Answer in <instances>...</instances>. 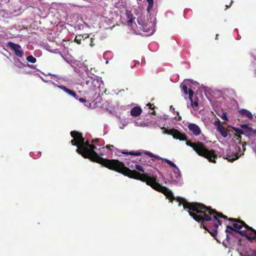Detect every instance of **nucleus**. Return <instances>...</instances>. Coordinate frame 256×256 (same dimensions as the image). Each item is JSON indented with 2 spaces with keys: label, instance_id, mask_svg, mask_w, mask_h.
<instances>
[{
  "label": "nucleus",
  "instance_id": "nucleus-1",
  "mask_svg": "<svg viewBox=\"0 0 256 256\" xmlns=\"http://www.w3.org/2000/svg\"><path fill=\"white\" fill-rule=\"evenodd\" d=\"M70 134L74 138L70 141L71 144L78 147L76 152L84 158H88L94 162L102 164L109 169L114 170L130 178L140 180L144 182H146L148 185L150 186L154 190L163 193L170 201L174 199L171 190L158 183L156 176H150L148 174H140L136 170H130L125 166L122 162L118 160H106L98 156L95 150H100V148H98L97 146H104V144L102 140L96 138L92 140L93 144H90L88 141H84V138L82 136L81 134L76 132H71Z\"/></svg>",
  "mask_w": 256,
  "mask_h": 256
},
{
  "label": "nucleus",
  "instance_id": "nucleus-2",
  "mask_svg": "<svg viewBox=\"0 0 256 256\" xmlns=\"http://www.w3.org/2000/svg\"><path fill=\"white\" fill-rule=\"evenodd\" d=\"M178 206L182 204L184 209L188 210L190 215L198 222H208L212 220L216 221L218 224L225 222L226 220L230 222H239L240 224H246L244 221L236 218H230L228 219L226 216L222 213L218 212L204 205L197 202H189L182 198H178L177 200Z\"/></svg>",
  "mask_w": 256,
  "mask_h": 256
},
{
  "label": "nucleus",
  "instance_id": "nucleus-3",
  "mask_svg": "<svg viewBox=\"0 0 256 256\" xmlns=\"http://www.w3.org/2000/svg\"><path fill=\"white\" fill-rule=\"evenodd\" d=\"M128 16V25L131 28L134 32L138 34H140L142 32H146V36H150L154 34V32L155 20L154 18L150 21L146 22L145 16H140L138 18V24L133 23V18L130 12H126Z\"/></svg>",
  "mask_w": 256,
  "mask_h": 256
},
{
  "label": "nucleus",
  "instance_id": "nucleus-4",
  "mask_svg": "<svg viewBox=\"0 0 256 256\" xmlns=\"http://www.w3.org/2000/svg\"><path fill=\"white\" fill-rule=\"evenodd\" d=\"M186 144L192 148L199 156L206 158L210 162H216V156L212 152L207 150L202 143L200 142L193 143L186 141Z\"/></svg>",
  "mask_w": 256,
  "mask_h": 256
},
{
  "label": "nucleus",
  "instance_id": "nucleus-5",
  "mask_svg": "<svg viewBox=\"0 0 256 256\" xmlns=\"http://www.w3.org/2000/svg\"><path fill=\"white\" fill-rule=\"evenodd\" d=\"M164 161L166 162L172 167L174 168L173 170L174 176H172V182L176 185H181L182 184V176L180 170L176 166L172 161L168 159H163Z\"/></svg>",
  "mask_w": 256,
  "mask_h": 256
},
{
  "label": "nucleus",
  "instance_id": "nucleus-6",
  "mask_svg": "<svg viewBox=\"0 0 256 256\" xmlns=\"http://www.w3.org/2000/svg\"><path fill=\"white\" fill-rule=\"evenodd\" d=\"M244 226L245 228H248V225H226V237H228V234H234V233H238L242 236L246 235V230H241L242 226Z\"/></svg>",
  "mask_w": 256,
  "mask_h": 256
},
{
  "label": "nucleus",
  "instance_id": "nucleus-7",
  "mask_svg": "<svg viewBox=\"0 0 256 256\" xmlns=\"http://www.w3.org/2000/svg\"><path fill=\"white\" fill-rule=\"evenodd\" d=\"M101 82L95 76H89V80H86V84L87 85H90V88L92 90H96L99 88L100 86Z\"/></svg>",
  "mask_w": 256,
  "mask_h": 256
},
{
  "label": "nucleus",
  "instance_id": "nucleus-8",
  "mask_svg": "<svg viewBox=\"0 0 256 256\" xmlns=\"http://www.w3.org/2000/svg\"><path fill=\"white\" fill-rule=\"evenodd\" d=\"M8 46L14 51L16 56L18 57H22L23 56L24 50L19 44L12 42H8Z\"/></svg>",
  "mask_w": 256,
  "mask_h": 256
},
{
  "label": "nucleus",
  "instance_id": "nucleus-9",
  "mask_svg": "<svg viewBox=\"0 0 256 256\" xmlns=\"http://www.w3.org/2000/svg\"><path fill=\"white\" fill-rule=\"evenodd\" d=\"M219 225H200L201 228L207 230L212 236L215 238L218 233V228Z\"/></svg>",
  "mask_w": 256,
  "mask_h": 256
},
{
  "label": "nucleus",
  "instance_id": "nucleus-10",
  "mask_svg": "<svg viewBox=\"0 0 256 256\" xmlns=\"http://www.w3.org/2000/svg\"><path fill=\"white\" fill-rule=\"evenodd\" d=\"M188 128L195 136H198L201 133L200 127L196 124H190L188 126Z\"/></svg>",
  "mask_w": 256,
  "mask_h": 256
},
{
  "label": "nucleus",
  "instance_id": "nucleus-11",
  "mask_svg": "<svg viewBox=\"0 0 256 256\" xmlns=\"http://www.w3.org/2000/svg\"><path fill=\"white\" fill-rule=\"evenodd\" d=\"M244 144H246V142H244V144H243L242 146V152H241V154H240L239 153H236L231 156H228V157L226 158L228 160L232 162L238 159L240 156L244 154V152L245 151V148L244 147Z\"/></svg>",
  "mask_w": 256,
  "mask_h": 256
},
{
  "label": "nucleus",
  "instance_id": "nucleus-12",
  "mask_svg": "<svg viewBox=\"0 0 256 256\" xmlns=\"http://www.w3.org/2000/svg\"><path fill=\"white\" fill-rule=\"evenodd\" d=\"M172 134L174 138L178 139L180 140H186V136L178 130H174Z\"/></svg>",
  "mask_w": 256,
  "mask_h": 256
},
{
  "label": "nucleus",
  "instance_id": "nucleus-13",
  "mask_svg": "<svg viewBox=\"0 0 256 256\" xmlns=\"http://www.w3.org/2000/svg\"><path fill=\"white\" fill-rule=\"evenodd\" d=\"M241 128L244 130V134L245 133L247 135H252L254 134L256 130L250 127H248L246 124H242Z\"/></svg>",
  "mask_w": 256,
  "mask_h": 256
},
{
  "label": "nucleus",
  "instance_id": "nucleus-14",
  "mask_svg": "<svg viewBox=\"0 0 256 256\" xmlns=\"http://www.w3.org/2000/svg\"><path fill=\"white\" fill-rule=\"evenodd\" d=\"M142 112V108L139 106H135L132 108L130 111V114L134 116H140Z\"/></svg>",
  "mask_w": 256,
  "mask_h": 256
},
{
  "label": "nucleus",
  "instance_id": "nucleus-15",
  "mask_svg": "<svg viewBox=\"0 0 256 256\" xmlns=\"http://www.w3.org/2000/svg\"><path fill=\"white\" fill-rule=\"evenodd\" d=\"M188 95H189L190 99V102H191V106H192L193 108H194V107H196V108L198 107V102H196V101L194 102L193 100H192L193 96H194V92H193V91L192 90H188Z\"/></svg>",
  "mask_w": 256,
  "mask_h": 256
},
{
  "label": "nucleus",
  "instance_id": "nucleus-16",
  "mask_svg": "<svg viewBox=\"0 0 256 256\" xmlns=\"http://www.w3.org/2000/svg\"><path fill=\"white\" fill-rule=\"evenodd\" d=\"M240 113L243 116L248 118L252 119V114L248 110L246 109H242L240 110Z\"/></svg>",
  "mask_w": 256,
  "mask_h": 256
},
{
  "label": "nucleus",
  "instance_id": "nucleus-17",
  "mask_svg": "<svg viewBox=\"0 0 256 256\" xmlns=\"http://www.w3.org/2000/svg\"><path fill=\"white\" fill-rule=\"evenodd\" d=\"M128 124V120L119 118L118 126L121 129L124 128Z\"/></svg>",
  "mask_w": 256,
  "mask_h": 256
},
{
  "label": "nucleus",
  "instance_id": "nucleus-18",
  "mask_svg": "<svg viewBox=\"0 0 256 256\" xmlns=\"http://www.w3.org/2000/svg\"><path fill=\"white\" fill-rule=\"evenodd\" d=\"M217 130L220 132L223 137L226 138L228 136V130L222 126L218 128Z\"/></svg>",
  "mask_w": 256,
  "mask_h": 256
},
{
  "label": "nucleus",
  "instance_id": "nucleus-19",
  "mask_svg": "<svg viewBox=\"0 0 256 256\" xmlns=\"http://www.w3.org/2000/svg\"><path fill=\"white\" fill-rule=\"evenodd\" d=\"M84 36H84L82 35L76 36L75 38L74 42L78 44H80V42L82 39H83V40H85V39L87 38L88 37V36L86 34H85Z\"/></svg>",
  "mask_w": 256,
  "mask_h": 256
},
{
  "label": "nucleus",
  "instance_id": "nucleus-20",
  "mask_svg": "<svg viewBox=\"0 0 256 256\" xmlns=\"http://www.w3.org/2000/svg\"><path fill=\"white\" fill-rule=\"evenodd\" d=\"M134 124L136 126L145 127L146 126L144 121H139L138 120H134Z\"/></svg>",
  "mask_w": 256,
  "mask_h": 256
},
{
  "label": "nucleus",
  "instance_id": "nucleus-21",
  "mask_svg": "<svg viewBox=\"0 0 256 256\" xmlns=\"http://www.w3.org/2000/svg\"><path fill=\"white\" fill-rule=\"evenodd\" d=\"M147 2L148 4L146 9L148 12H150L153 6L154 0H147Z\"/></svg>",
  "mask_w": 256,
  "mask_h": 256
},
{
  "label": "nucleus",
  "instance_id": "nucleus-22",
  "mask_svg": "<svg viewBox=\"0 0 256 256\" xmlns=\"http://www.w3.org/2000/svg\"><path fill=\"white\" fill-rule=\"evenodd\" d=\"M26 60L31 63H34L36 62V58H34L32 56H29L26 58Z\"/></svg>",
  "mask_w": 256,
  "mask_h": 256
},
{
  "label": "nucleus",
  "instance_id": "nucleus-23",
  "mask_svg": "<svg viewBox=\"0 0 256 256\" xmlns=\"http://www.w3.org/2000/svg\"><path fill=\"white\" fill-rule=\"evenodd\" d=\"M232 130H233L234 132H235L236 134H244V130L243 129L241 130L239 128L233 127Z\"/></svg>",
  "mask_w": 256,
  "mask_h": 256
},
{
  "label": "nucleus",
  "instance_id": "nucleus-24",
  "mask_svg": "<svg viewBox=\"0 0 256 256\" xmlns=\"http://www.w3.org/2000/svg\"><path fill=\"white\" fill-rule=\"evenodd\" d=\"M52 84H54L55 86H58V88H60L64 91L66 92H68V88H67L65 86H58L56 84H55L54 82H52Z\"/></svg>",
  "mask_w": 256,
  "mask_h": 256
},
{
  "label": "nucleus",
  "instance_id": "nucleus-25",
  "mask_svg": "<svg viewBox=\"0 0 256 256\" xmlns=\"http://www.w3.org/2000/svg\"><path fill=\"white\" fill-rule=\"evenodd\" d=\"M52 84H54L55 86H58V88H60L64 91L66 92H68V88H67L65 86H58L56 84H55L54 82H52Z\"/></svg>",
  "mask_w": 256,
  "mask_h": 256
},
{
  "label": "nucleus",
  "instance_id": "nucleus-26",
  "mask_svg": "<svg viewBox=\"0 0 256 256\" xmlns=\"http://www.w3.org/2000/svg\"><path fill=\"white\" fill-rule=\"evenodd\" d=\"M181 86L182 88V90L186 94H188V87L186 85L184 84H181Z\"/></svg>",
  "mask_w": 256,
  "mask_h": 256
},
{
  "label": "nucleus",
  "instance_id": "nucleus-27",
  "mask_svg": "<svg viewBox=\"0 0 256 256\" xmlns=\"http://www.w3.org/2000/svg\"><path fill=\"white\" fill-rule=\"evenodd\" d=\"M66 93L68 94L69 95L72 96L75 98L78 99V98L76 96V94L74 91H72V90H70L69 89L68 90V92Z\"/></svg>",
  "mask_w": 256,
  "mask_h": 256
},
{
  "label": "nucleus",
  "instance_id": "nucleus-28",
  "mask_svg": "<svg viewBox=\"0 0 256 256\" xmlns=\"http://www.w3.org/2000/svg\"><path fill=\"white\" fill-rule=\"evenodd\" d=\"M214 125L216 126V129L222 126L220 120L218 118L214 122Z\"/></svg>",
  "mask_w": 256,
  "mask_h": 256
},
{
  "label": "nucleus",
  "instance_id": "nucleus-29",
  "mask_svg": "<svg viewBox=\"0 0 256 256\" xmlns=\"http://www.w3.org/2000/svg\"><path fill=\"white\" fill-rule=\"evenodd\" d=\"M135 168H136L137 170H139V171H140L141 172H144V168L141 166H140L139 165L136 164Z\"/></svg>",
  "mask_w": 256,
  "mask_h": 256
},
{
  "label": "nucleus",
  "instance_id": "nucleus-30",
  "mask_svg": "<svg viewBox=\"0 0 256 256\" xmlns=\"http://www.w3.org/2000/svg\"><path fill=\"white\" fill-rule=\"evenodd\" d=\"M240 256H254L253 255L252 253V252H250V253L246 252V255H243L242 253H240Z\"/></svg>",
  "mask_w": 256,
  "mask_h": 256
},
{
  "label": "nucleus",
  "instance_id": "nucleus-31",
  "mask_svg": "<svg viewBox=\"0 0 256 256\" xmlns=\"http://www.w3.org/2000/svg\"><path fill=\"white\" fill-rule=\"evenodd\" d=\"M221 118L224 120H228V117L226 114H223L221 116Z\"/></svg>",
  "mask_w": 256,
  "mask_h": 256
},
{
  "label": "nucleus",
  "instance_id": "nucleus-32",
  "mask_svg": "<svg viewBox=\"0 0 256 256\" xmlns=\"http://www.w3.org/2000/svg\"><path fill=\"white\" fill-rule=\"evenodd\" d=\"M145 154L146 155L149 156L150 157H153V156H154V154L150 152H146Z\"/></svg>",
  "mask_w": 256,
  "mask_h": 256
},
{
  "label": "nucleus",
  "instance_id": "nucleus-33",
  "mask_svg": "<svg viewBox=\"0 0 256 256\" xmlns=\"http://www.w3.org/2000/svg\"><path fill=\"white\" fill-rule=\"evenodd\" d=\"M153 157L154 158H155L157 159V160H163L164 158H161L158 156L154 155V156H153Z\"/></svg>",
  "mask_w": 256,
  "mask_h": 256
},
{
  "label": "nucleus",
  "instance_id": "nucleus-34",
  "mask_svg": "<svg viewBox=\"0 0 256 256\" xmlns=\"http://www.w3.org/2000/svg\"><path fill=\"white\" fill-rule=\"evenodd\" d=\"M78 100L81 102H86V100L84 98H80Z\"/></svg>",
  "mask_w": 256,
  "mask_h": 256
},
{
  "label": "nucleus",
  "instance_id": "nucleus-35",
  "mask_svg": "<svg viewBox=\"0 0 256 256\" xmlns=\"http://www.w3.org/2000/svg\"><path fill=\"white\" fill-rule=\"evenodd\" d=\"M94 38H92H92H90V46H94V44H93V43H92V42H93V40H94Z\"/></svg>",
  "mask_w": 256,
  "mask_h": 256
},
{
  "label": "nucleus",
  "instance_id": "nucleus-36",
  "mask_svg": "<svg viewBox=\"0 0 256 256\" xmlns=\"http://www.w3.org/2000/svg\"><path fill=\"white\" fill-rule=\"evenodd\" d=\"M128 154H130V155H133V156H134H134L140 155V154H139V153H136V154H135V153H134V152H130Z\"/></svg>",
  "mask_w": 256,
  "mask_h": 256
},
{
  "label": "nucleus",
  "instance_id": "nucleus-37",
  "mask_svg": "<svg viewBox=\"0 0 256 256\" xmlns=\"http://www.w3.org/2000/svg\"><path fill=\"white\" fill-rule=\"evenodd\" d=\"M236 139H237L238 140H239L240 141V140H241V136H240V135H236Z\"/></svg>",
  "mask_w": 256,
  "mask_h": 256
},
{
  "label": "nucleus",
  "instance_id": "nucleus-38",
  "mask_svg": "<svg viewBox=\"0 0 256 256\" xmlns=\"http://www.w3.org/2000/svg\"><path fill=\"white\" fill-rule=\"evenodd\" d=\"M170 110L173 112H175V110H174V108H172V106H170Z\"/></svg>",
  "mask_w": 256,
  "mask_h": 256
},
{
  "label": "nucleus",
  "instance_id": "nucleus-39",
  "mask_svg": "<svg viewBox=\"0 0 256 256\" xmlns=\"http://www.w3.org/2000/svg\"><path fill=\"white\" fill-rule=\"evenodd\" d=\"M252 253L254 256H256V250L252 251Z\"/></svg>",
  "mask_w": 256,
  "mask_h": 256
},
{
  "label": "nucleus",
  "instance_id": "nucleus-40",
  "mask_svg": "<svg viewBox=\"0 0 256 256\" xmlns=\"http://www.w3.org/2000/svg\"><path fill=\"white\" fill-rule=\"evenodd\" d=\"M176 114H177V115L178 116V120H181V117H180V116H179V113H178V112H176Z\"/></svg>",
  "mask_w": 256,
  "mask_h": 256
},
{
  "label": "nucleus",
  "instance_id": "nucleus-41",
  "mask_svg": "<svg viewBox=\"0 0 256 256\" xmlns=\"http://www.w3.org/2000/svg\"><path fill=\"white\" fill-rule=\"evenodd\" d=\"M106 147L107 148H109L110 147H113V146H112V145H107Z\"/></svg>",
  "mask_w": 256,
  "mask_h": 256
},
{
  "label": "nucleus",
  "instance_id": "nucleus-42",
  "mask_svg": "<svg viewBox=\"0 0 256 256\" xmlns=\"http://www.w3.org/2000/svg\"><path fill=\"white\" fill-rule=\"evenodd\" d=\"M147 106H148L150 108V106H152V105H151V104H147Z\"/></svg>",
  "mask_w": 256,
  "mask_h": 256
},
{
  "label": "nucleus",
  "instance_id": "nucleus-43",
  "mask_svg": "<svg viewBox=\"0 0 256 256\" xmlns=\"http://www.w3.org/2000/svg\"><path fill=\"white\" fill-rule=\"evenodd\" d=\"M218 34H216V39H217V38H218Z\"/></svg>",
  "mask_w": 256,
  "mask_h": 256
},
{
  "label": "nucleus",
  "instance_id": "nucleus-44",
  "mask_svg": "<svg viewBox=\"0 0 256 256\" xmlns=\"http://www.w3.org/2000/svg\"><path fill=\"white\" fill-rule=\"evenodd\" d=\"M99 154H100V156H102V154H101V153H99Z\"/></svg>",
  "mask_w": 256,
  "mask_h": 256
},
{
  "label": "nucleus",
  "instance_id": "nucleus-45",
  "mask_svg": "<svg viewBox=\"0 0 256 256\" xmlns=\"http://www.w3.org/2000/svg\"><path fill=\"white\" fill-rule=\"evenodd\" d=\"M128 166L130 168H133V167H132V166H129V164H128Z\"/></svg>",
  "mask_w": 256,
  "mask_h": 256
},
{
  "label": "nucleus",
  "instance_id": "nucleus-46",
  "mask_svg": "<svg viewBox=\"0 0 256 256\" xmlns=\"http://www.w3.org/2000/svg\"><path fill=\"white\" fill-rule=\"evenodd\" d=\"M28 66L30 68H31V66L29 64H28Z\"/></svg>",
  "mask_w": 256,
  "mask_h": 256
}]
</instances>
